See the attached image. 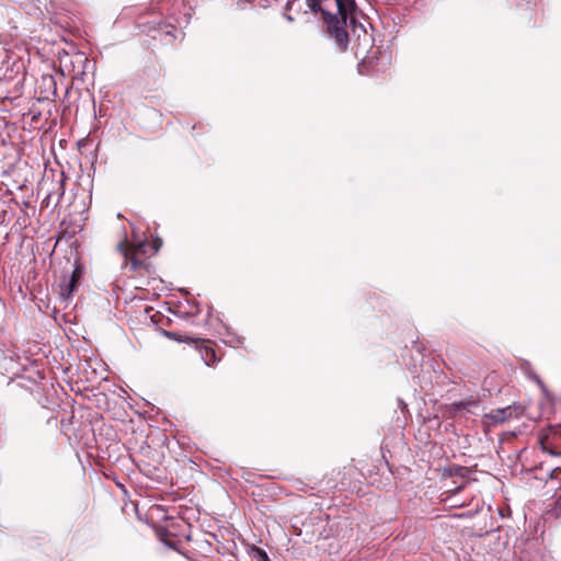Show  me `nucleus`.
<instances>
[{"label": "nucleus", "instance_id": "f8f14e48", "mask_svg": "<svg viewBox=\"0 0 561 561\" xmlns=\"http://www.w3.org/2000/svg\"><path fill=\"white\" fill-rule=\"evenodd\" d=\"M286 19H287L289 22H293V21H294L293 16H290V15H287V16H286Z\"/></svg>", "mask_w": 561, "mask_h": 561}, {"label": "nucleus", "instance_id": "9b49d317", "mask_svg": "<svg viewBox=\"0 0 561 561\" xmlns=\"http://www.w3.org/2000/svg\"><path fill=\"white\" fill-rule=\"evenodd\" d=\"M291 5H293V1H288L285 9L288 11L291 9Z\"/></svg>", "mask_w": 561, "mask_h": 561}, {"label": "nucleus", "instance_id": "39448f33", "mask_svg": "<svg viewBox=\"0 0 561 561\" xmlns=\"http://www.w3.org/2000/svg\"><path fill=\"white\" fill-rule=\"evenodd\" d=\"M325 0H306V4L309 10L314 14H322L324 9Z\"/></svg>", "mask_w": 561, "mask_h": 561}, {"label": "nucleus", "instance_id": "1a4fd4ad", "mask_svg": "<svg viewBox=\"0 0 561 561\" xmlns=\"http://www.w3.org/2000/svg\"><path fill=\"white\" fill-rule=\"evenodd\" d=\"M469 473V469L466 468V467H460V466H457L455 468L451 469V474L454 476H458V477H467V474Z\"/></svg>", "mask_w": 561, "mask_h": 561}, {"label": "nucleus", "instance_id": "423d86ee", "mask_svg": "<svg viewBox=\"0 0 561 561\" xmlns=\"http://www.w3.org/2000/svg\"><path fill=\"white\" fill-rule=\"evenodd\" d=\"M81 270L79 267H76L71 274V277H70V280H69V284H68V293H67V296H70L71 293L73 291L77 283L79 282V279L81 278Z\"/></svg>", "mask_w": 561, "mask_h": 561}, {"label": "nucleus", "instance_id": "6e6552de", "mask_svg": "<svg viewBox=\"0 0 561 561\" xmlns=\"http://www.w3.org/2000/svg\"><path fill=\"white\" fill-rule=\"evenodd\" d=\"M161 245L162 241L159 238L154 239L151 243H149L150 255L156 254L161 248Z\"/></svg>", "mask_w": 561, "mask_h": 561}, {"label": "nucleus", "instance_id": "7ed1b4c3", "mask_svg": "<svg viewBox=\"0 0 561 561\" xmlns=\"http://www.w3.org/2000/svg\"><path fill=\"white\" fill-rule=\"evenodd\" d=\"M164 335L176 342L194 344L195 348L199 352L202 359L209 367L215 366L220 360L215 348L216 344L211 340L193 337L174 331H164Z\"/></svg>", "mask_w": 561, "mask_h": 561}, {"label": "nucleus", "instance_id": "9d476101", "mask_svg": "<svg viewBox=\"0 0 561 561\" xmlns=\"http://www.w3.org/2000/svg\"><path fill=\"white\" fill-rule=\"evenodd\" d=\"M454 405H455L458 410H460V409H465L466 403H465V402H458V403H455Z\"/></svg>", "mask_w": 561, "mask_h": 561}, {"label": "nucleus", "instance_id": "f257e3e1", "mask_svg": "<svg viewBox=\"0 0 561 561\" xmlns=\"http://www.w3.org/2000/svg\"><path fill=\"white\" fill-rule=\"evenodd\" d=\"M357 5L355 0H325L321 14L325 32L331 37L341 53L348 48L350 36L347 26L356 25Z\"/></svg>", "mask_w": 561, "mask_h": 561}, {"label": "nucleus", "instance_id": "20e7f679", "mask_svg": "<svg viewBox=\"0 0 561 561\" xmlns=\"http://www.w3.org/2000/svg\"><path fill=\"white\" fill-rule=\"evenodd\" d=\"M522 414L523 409L519 405H508L505 408L492 410L490 413L485 414V417L489 419L493 424H500L510 419L518 417Z\"/></svg>", "mask_w": 561, "mask_h": 561}, {"label": "nucleus", "instance_id": "f03ea898", "mask_svg": "<svg viewBox=\"0 0 561 561\" xmlns=\"http://www.w3.org/2000/svg\"><path fill=\"white\" fill-rule=\"evenodd\" d=\"M116 250L124 257V267L131 273L145 276L150 273L151 264L149 262L150 250L147 241H140L130 244L126 236L117 243Z\"/></svg>", "mask_w": 561, "mask_h": 561}, {"label": "nucleus", "instance_id": "0eeeda50", "mask_svg": "<svg viewBox=\"0 0 561 561\" xmlns=\"http://www.w3.org/2000/svg\"><path fill=\"white\" fill-rule=\"evenodd\" d=\"M254 557L257 561H271L268 554L262 548H254Z\"/></svg>", "mask_w": 561, "mask_h": 561}]
</instances>
